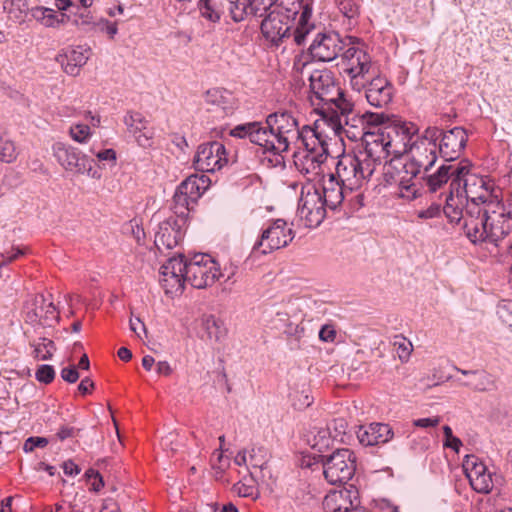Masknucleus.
<instances>
[{"instance_id": "34", "label": "nucleus", "mask_w": 512, "mask_h": 512, "mask_svg": "<svg viewBox=\"0 0 512 512\" xmlns=\"http://www.w3.org/2000/svg\"><path fill=\"white\" fill-rule=\"evenodd\" d=\"M29 345L33 348L34 357L43 361L50 360L56 350L54 342L48 336L30 340Z\"/></svg>"}, {"instance_id": "58", "label": "nucleus", "mask_w": 512, "mask_h": 512, "mask_svg": "<svg viewBox=\"0 0 512 512\" xmlns=\"http://www.w3.org/2000/svg\"><path fill=\"white\" fill-rule=\"evenodd\" d=\"M97 25L100 30L105 31L110 38H113L118 32L117 24L111 23L107 19H101Z\"/></svg>"}, {"instance_id": "28", "label": "nucleus", "mask_w": 512, "mask_h": 512, "mask_svg": "<svg viewBox=\"0 0 512 512\" xmlns=\"http://www.w3.org/2000/svg\"><path fill=\"white\" fill-rule=\"evenodd\" d=\"M318 126L312 128L310 126H304L301 129V136L299 137L298 143L305 148V153L308 154H323L328 157V143L327 137L318 131Z\"/></svg>"}, {"instance_id": "14", "label": "nucleus", "mask_w": 512, "mask_h": 512, "mask_svg": "<svg viewBox=\"0 0 512 512\" xmlns=\"http://www.w3.org/2000/svg\"><path fill=\"white\" fill-rule=\"evenodd\" d=\"M294 236L293 230L287 227L285 220L276 219L262 231L260 239L253 246L252 253L266 255L284 248L294 239Z\"/></svg>"}, {"instance_id": "15", "label": "nucleus", "mask_w": 512, "mask_h": 512, "mask_svg": "<svg viewBox=\"0 0 512 512\" xmlns=\"http://www.w3.org/2000/svg\"><path fill=\"white\" fill-rule=\"evenodd\" d=\"M200 181L203 182L202 179L193 175L177 186L172 199V216L183 219L187 223L190 210L201 196Z\"/></svg>"}, {"instance_id": "21", "label": "nucleus", "mask_w": 512, "mask_h": 512, "mask_svg": "<svg viewBox=\"0 0 512 512\" xmlns=\"http://www.w3.org/2000/svg\"><path fill=\"white\" fill-rule=\"evenodd\" d=\"M410 151L412 156L409 160L414 164L415 168L419 170V173H421V171H429L436 163L439 154L437 143L426 139V130L421 138L413 142Z\"/></svg>"}, {"instance_id": "27", "label": "nucleus", "mask_w": 512, "mask_h": 512, "mask_svg": "<svg viewBox=\"0 0 512 512\" xmlns=\"http://www.w3.org/2000/svg\"><path fill=\"white\" fill-rule=\"evenodd\" d=\"M385 131L395 139L401 149V155L407 151V147H411V140L418 132V127L411 122L402 121L401 119L392 117L391 122L384 127Z\"/></svg>"}, {"instance_id": "42", "label": "nucleus", "mask_w": 512, "mask_h": 512, "mask_svg": "<svg viewBox=\"0 0 512 512\" xmlns=\"http://www.w3.org/2000/svg\"><path fill=\"white\" fill-rule=\"evenodd\" d=\"M185 282H187L186 279L180 278L177 275H161L160 278V283L164 288L166 294L182 292Z\"/></svg>"}, {"instance_id": "48", "label": "nucleus", "mask_w": 512, "mask_h": 512, "mask_svg": "<svg viewBox=\"0 0 512 512\" xmlns=\"http://www.w3.org/2000/svg\"><path fill=\"white\" fill-rule=\"evenodd\" d=\"M443 433L445 436L444 446L451 448L456 453H458L460 447L462 446V441L458 437L453 435L452 429L448 425L443 426Z\"/></svg>"}, {"instance_id": "33", "label": "nucleus", "mask_w": 512, "mask_h": 512, "mask_svg": "<svg viewBox=\"0 0 512 512\" xmlns=\"http://www.w3.org/2000/svg\"><path fill=\"white\" fill-rule=\"evenodd\" d=\"M201 326L209 340L218 342L226 335V328L223 322L216 319L213 315H203L201 317Z\"/></svg>"}, {"instance_id": "8", "label": "nucleus", "mask_w": 512, "mask_h": 512, "mask_svg": "<svg viewBox=\"0 0 512 512\" xmlns=\"http://www.w3.org/2000/svg\"><path fill=\"white\" fill-rule=\"evenodd\" d=\"M362 138L364 150L359 152V156L371 164L374 170L390 155H401L399 144L385 131L384 127L364 132Z\"/></svg>"}, {"instance_id": "9", "label": "nucleus", "mask_w": 512, "mask_h": 512, "mask_svg": "<svg viewBox=\"0 0 512 512\" xmlns=\"http://www.w3.org/2000/svg\"><path fill=\"white\" fill-rule=\"evenodd\" d=\"M374 173V167L354 154H342L339 156L333 173L338 181L350 192L359 189L363 183L370 179Z\"/></svg>"}, {"instance_id": "62", "label": "nucleus", "mask_w": 512, "mask_h": 512, "mask_svg": "<svg viewBox=\"0 0 512 512\" xmlns=\"http://www.w3.org/2000/svg\"><path fill=\"white\" fill-rule=\"evenodd\" d=\"M55 6L60 11L71 9V12L74 14H77L79 11V5L73 3L71 0H55Z\"/></svg>"}, {"instance_id": "51", "label": "nucleus", "mask_w": 512, "mask_h": 512, "mask_svg": "<svg viewBox=\"0 0 512 512\" xmlns=\"http://www.w3.org/2000/svg\"><path fill=\"white\" fill-rule=\"evenodd\" d=\"M25 255V251L22 248H12L10 251H6L2 254V260L0 261V269L7 266L9 263L18 259L20 256Z\"/></svg>"}, {"instance_id": "16", "label": "nucleus", "mask_w": 512, "mask_h": 512, "mask_svg": "<svg viewBox=\"0 0 512 512\" xmlns=\"http://www.w3.org/2000/svg\"><path fill=\"white\" fill-rule=\"evenodd\" d=\"M345 42L335 31L318 32L308 48L314 61L331 62L344 50Z\"/></svg>"}, {"instance_id": "64", "label": "nucleus", "mask_w": 512, "mask_h": 512, "mask_svg": "<svg viewBox=\"0 0 512 512\" xmlns=\"http://www.w3.org/2000/svg\"><path fill=\"white\" fill-rule=\"evenodd\" d=\"M128 227L130 228L131 233H132L134 239L136 240V242L138 244H142V241L145 238L144 229L142 227H140L135 221H131Z\"/></svg>"}, {"instance_id": "47", "label": "nucleus", "mask_w": 512, "mask_h": 512, "mask_svg": "<svg viewBox=\"0 0 512 512\" xmlns=\"http://www.w3.org/2000/svg\"><path fill=\"white\" fill-rule=\"evenodd\" d=\"M35 377L39 382L49 384L55 378V370L51 365H40L36 370Z\"/></svg>"}, {"instance_id": "1", "label": "nucleus", "mask_w": 512, "mask_h": 512, "mask_svg": "<svg viewBox=\"0 0 512 512\" xmlns=\"http://www.w3.org/2000/svg\"><path fill=\"white\" fill-rule=\"evenodd\" d=\"M505 215V206L486 183L485 189H480L463 210L464 233L473 244L487 242L498 246L512 231V223Z\"/></svg>"}, {"instance_id": "55", "label": "nucleus", "mask_w": 512, "mask_h": 512, "mask_svg": "<svg viewBox=\"0 0 512 512\" xmlns=\"http://www.w3.org/2000/svg\"><path fill=\"white\" fill-rule=\"evenodd\" d=\"M395 345H398L397 347V353L402 362H405L409 359V356L412 351V344L406 343L405 339H402L401 342L395 341Z\"/></svg>"}, {"instance_id": "6", "label": "nucleus", "mask_w": 512, "mask_h": 512, "mask_svg": "<svg viewBox=\"0 0 512 512\" xmlns=\"http://www.w3.org/2000/svg\"><path fill=\"white\" fill-rule=\"evenodd\" d=\"M418 174L419 170L408 157L397 155L385 165L383 176L385 185H397L396 195L399 198L412 201L421 195V189L415 181Z\"/></svg>"}, {"instance_id": "17", "label": "nucleus", "mask_w": 512, "mask_h": 512, "mask_svg": "<svg viewBox=\"0 0 512 512\" xmlns=\"http://www.w3.org/2000/svg\"><path fill=\"white\" fill-rule=\"evenodd\" d=\"M227 163L225 146L219 141H211L198 146L193 165L196 170L213 173Z\"/></svg>"}, {"instance_id": "59", "label": "nucleus", "mask_w": 512, "mask_h": 512, "mask_svg": "<svg viewBox=\"0 0 512 512\" xmlns=\"http://www.w3.org/2000/svg\"><path fill=\"white\" fill-rule=\"evenodd\" d=\"M336 337V332L330 325H324L319 331V338L324 342H333Z\"/></svg>"}, {"instance_id": "25", "label": "nucleus", "mask_w": 512, "mask_h": 512, "mask_svg": "<svg viewBox=\"0 0 512 512\" xmlns=\"http://www.w3.org/2000/svg\"><path fill=\"white\" fill-rule=\"evenodd\" d=\"M32 305L33 307L26 313V323L42 321L44 325H54L58 322L59 315L54 304L52 302H47L43 295H36Z\"/></svg>"}, {"instance_id": "22", "label": "nucleus", "mask_w": 512, "mask_h": 512, "mask_svg": "<svg viewBox=\"0 0 512 512\" xmlns=\"http://www.w3.org/2000/svg\"><path fill=\"white\" fill-rule=\"evenodd\" d=\"M88 46H75L63 49L57 56L56 61L60 63L64 72L71 76H77L90 55Z\"/></svg>"}, {"instance_id": "57", "label": "nucleus", "mask_w": 512, "mask_h": 512, "mask_svg": "<svg viewBox=\"0 0 512 512\" xmlns=\"http://www.w3.org/2000/svg\"><path fill=\"white\" fill-rule=\"evenodd\" d=\"M95 155L100 162H108L111 164H115L116 162V152L114 149H104L95 153Z\"/></svg>"}, {"instance_id": "45", "label": "nucleus", "mask_w": 512, "mask_h": 512, "mask_svg": "<svg viewBox=\"0 0 512 512\" xmlns=\"http://www.w3.org/2000/svg\"><path fill=\"white\" fill-rule=\"evenodd\" d=\"M71 138L81 144H85L89 141L92 136L91 129L86 124H76L70 127Z\"/></svg>"}, {"instance_id": "32", "label": "nucleus", "mask_w": 512, "mask_h": 512, "mask_svg": "<svg viewBox=\"0 0 512 512\" xmlns=\"http://www.w3.org/2000/svg\"><path fill=\"white\" fill-rule=\"evenodd\" d=\"M311 434V437L308 438V443L312 449L318 451L320 454H323L326 450H328L332 446L335 439V437L331 434L330 426L324 428H314Z\"/></svg>"}, {"instance_id": "30", "label": "nucleus", "mask_w": 512, "mask_h": 512, "mask_svg": "<svg viewBox=\"0 0 512 512\" xmlns=\"http://www.w3.org/2000/svg\"><path fill=\"white\" fill-rule=\"evenodd\" d=\"M327 157L323 154H308L296 156L294 164L297 170L304 175L308 181L315 180L322 173V164L326 161Z\"/></svg>"}, {"instance_id": "18", "label": "nucleus", "mask_w": 512, "mask_h": 512, "mask_svg": "<svg viewBox=\"0 0 512 512\" xmlns=\"http://www.w3.org/2000/svg\"><path fill=\"white\" fill-rule=\"evenodd\" d=\"M294 22L286 19L281 12L271 10L261 22L263 36L273 45L279 46L286 40H293Z\"/></svg>"}, {"instance_id": "36", "label": "nucleus", "mask_w": 512, "mask_h": 512, "mask_svg": "<svg viewBox=\"0 0 512 512\" xmlns=\"http://www.w3.org/2000/svg\"><path fill=\"white\" fill-rule=\"evenodd\" d=\"M18 156V149L15 142L6 132L0 133V162L13 163Z\"/></svg>"}, {"instance_id": "44", "label": "nucleus", "mask_w": 512, "mask_h": 512, "mask_svg": "<svg viewBox=\"0 0 512 512\" xmlns=\"http://www.w3.org/2000/svg\"><path fill=\"white\" fill-rule=\"evenodd\" d=\"M268 451L263 446H253L249 451L250 463L255 468L264 469L268 462Z\"/></svg>"}, {"instance_id": "4", "label": "nucleus", "mask_w": 512, "mask_h": 512, "mask_svg": "<svg viewBox=\"0 0 512 512\" xmlns=\"http://www.w3.org/2000/svg\"><path fill=\"white\" fill-rule=\"evenodd\" d=\"M310 102L314 111L331 128L340 135L344 126L350 123L354 103L336 81L328 69L315 70L309 76Z\"/></svg>"}, {"instance_id": "53", "label": "nucleus", "mask_w": 512, "mask_h": 512, "mask_svg": "<svg viewBox=\"0 0 512 512\" xmlns=\"http://www.w3.org/2000/svg\"><path fill=\"white\" fill-rule=\"evenodd\" d=\"M178 435L169 433L161 439V446L163 449L170 450L171 452L178 451L179 444L177 442Z\"/></svg>"}, {"instance_id": "24", "label": "nucleus", "mask_w": 512, "mask_h": 512, "mask_svg": "<svg viewBox=\"0 0 512 512\" xmlns=\"http://www.w3.org/2000/svg\"><path fill=\"white\" fill-rule=\"evenodd\" d=\"M394 436V432L389 424L370 423L366 426H360L357 431V438L364 446H374L389 442Z\"/></svg>"}, {"instance_id": "2", "label": "nucleus", "mask_w": 512, "mask_h": 512, "mask_svg": "<svg viewBox=\"0 0 512 512\" xmlns=\"http://www.w3.org/2000/svg\"><path fill=\"white\" fill-rule=\"evenodd\" d=\"M450 180L449 193L445 199L443 213L450 223L459 224L463 218V210L472 198L485 189L486 181L482 177L470 174L468 160L457 164H443L437 171L426 177V185L430 192L438 191Z\"/></svg>"}, {"instance_id": "29", "label": "nucleus", "mask_w": 512, "mask_h": 512, "mask_svg": "<svg viewBox=\"0 0 512 512\" xmlns=\"http://www.w3.org/2000/svg\"><path fill=\"white\" fill-rule=\"evenodd\" d=\"M320 195L330 210H336L343 202L345 193L348 190L338 181L334 174H329L328 179L323 180Z\"/></svg>"}, {"instance_id": "37", "label": "nucleus", "mask_w": 512, "mask_h": 512, "mask_svg": "<svg viewBox=\"0 0 512 512\" xmlns=\"http://www.w3.org/2000/svg\"><path fill=\"white\" fill-rule=\"evenodd\" d=\"M206 102L221 107L225 113L232 110V95L228 91L220 90L218 88L210 89L206 93Z\"/></svg>"}, {"instance_id": "46", "label": "nucleus", "mask_w": 512, "mask_h": 512, "mask_svg": "<svg viewBox=\"0 0 512 512\" xmlns=\"http://www.w3.org/2000/svg\"><path fill=\"white\" fill-rule=\"evenodd\" d=\"M340 12L348 19H354L359 15V6L354 0H336Z\"/></svg>"}, {"instance_id": "61", "label": "nucleus", "mask_w": 512, "mask_h": 512, "mask_svg": "<svg viewBox=\"0 0 512 512\" xmlns=\"http://www.w3.org/2000/svg\"><path fill=\"white\" fill-rule=\"evenodd\" d=\"M440 422L439 417L420 418L413 421V425L420 428L436 427Z\"/></svg>"}, {"instance_id": "50", "label": "nucleus", "mask_w": 512, "mask_h": 512, "mask_svg": "<svg viewBox=\"0 0 512 512\" xmlns=\"http://www.w3.org/2000/svg\"><path fill=\"white\" fill-rule=\"evenodd\" d=\"M441 211L443 208L441 209L440 204L432 203L428 208L417 211L416 216L422 220L433 219L440 216Z\"/></svg>"}, {"instance_id": "54", "label": "nucleus", "mask_w": 512, "mask_h": 512, "mask_svg": "<svg viewBox=\"0 0 512 512\" xmlns=\"http://www.w3.org/2000/svg\"><path fill=\"white\" fill-rule=\"evenodd\" d=\"M61 378L68 383H75L79 379L77 367L74 365L64 367L61 370Z\"/></svg>"}, {"instance_id": "63", "label": "nucleus", "mask_w": 512, "mask_h": 512, "mask_svg": "<svg viewBox=\"0 0 512 512\" xmlns=\"http://www.w3.org/2000/svg\"><path fill=\"white\" fill-rule=\"evenodd\" d=\"M500 317L512 328V302L501 306L498 310Z\"/></svg>"}, {"instance_id": "26", "label": "nucleus", "mask_w": 512, "mask_h": 512, "mask_svg": "<svg viewBox=\"0 0 512 512\" xmlns=\"http://www.w3.org/2000/svg\"><path fill=\"white\" fill-rule=\"evenodd\" d=\"M123 121L141 147L152 145L153 132L148 128V120L141 113L129 111Z\"/></svg>"}, {"instance_id": "19", "label": "nucleus", "mask_w": 512, "mask_h": 512, "mask_svg": "<svg viewBox=\"0 0 512 512\" xmlns=\"http://www.w3.org/2000/svg\"><path fill=\"white\" fill-rule=\"evenodd\" d=\"M462 467L474 491L488 494L492 490V474L488 471L484 462L477 456L466 455Z\"/></svg>"}, {"instance_id": "20", "label": "nucleus", "mask_w": 512, "mask_h": 512, "mask_svg": "<svg viewBox=\"0 0 512 512\" xmlns=\"http://www.w3.org/2000/svg\"><path fill=\"white\" fill-rule=\"evenodd\" d=\"M186 225L183 219H177L174 216L159 222L154 239L157 249L162 252L164 249L170 250L177 246L184 236Z\"/></svg>"}, {"instance_id": "49", "label": "nucleus", "mask_w": 512, "mask_h": 512, "mask_svg": "<svg viewBox=\"0 0 512 512\" xmlns=\"http://www.w3.org/2000/svg\"><path fill=\"white\" fill-rule=\"evenodd\" d=\"M49 440L46 437L31 436L27 438L23 444L25 453L34 451L35 448H44L48 445Z\"/></svg>"}, {"instance_id": "39", "label": "nucleus", "mask_w": 512, "mask_h": 512, "mask_svg": "<svg viewBox=\"0 0 512 512\" xmlns=\"http://www.w3.org/2000/svg\"><path fill=\"white\" fill-rule=\"evenodd\" d=\"M347 493L333 492L323 500V508L326 512H344L347 506Z\"/></svg>"}, {"instance_id": "7", "label": "nucleus", "mask_w": 512, "mask_h": 512, "mask_svg": "<svg viewBox=\"0 0 512 512\" xmlns=\"http://www.w3.org/2000/svg\"><path fill=\"white\" fill-rule=\"evenodd\" d=\"M316 462H321L325 479L333 485L346 483L356 470L354 453L347 448L336 449L330 455L314 456Z\"/></svg>"}, {"instance_id": "31", "label": "nucleus", "mask_w": 512, "mask_h": 512, "mask_svg": "<svg viewBox=\"0 0 512 512\" xmlns=\"http://www.w3.org/2000/svg\"><path fill=\"white\" fill-rule=\"evenodd\" d=\"M227 8L226 0H199L198 9L205 19L218 22Z\"/></svg>"}, {"instance_id": "35", "label": "nucleus", "mask_w": 512, "mask_h": 512, "mask_svg": "<svg viewBox=\"0 0 512 512\" xmlns=\"http://www.w3.org/2000/svg\"><path fill=\"white\" fill-rule=\"evenodd\" d=\"M187 267L188 261L180 254L178 257L169 258L168 261L161 266L160 274L164 276L177 275L180 278L186 279Z\"/></svg>"}, {"instance_id": "13", "label": "nucleus", "mask_w": 512, "mask_h": 512, "mask_svg": "<svg viewBox=\"0 0 512 512\" xmlns=\"http://www.w3.org/2000/svg\"><path fill=\"white\" fill-rule=\"evenodd\" d=\"M53 152L57 161L65 170L78 174L86 173L95 179L100 178L98 171L93 169L94 160L81 153L77 148L57 142L53 145Z\"/></svg>"}, {"instance_id": "43", "label": "nucleus", "mask_w": 512, "mask_h": 512, "mask_svg": "<svg viewBox=\"0 0 512 512\" xmlns=\"http://www.w3.org/2000/svg\"><path fill=\"white\" fill-rule=\"evenodd\" d=\"M30 327L24 331V335L28 338V340L33 339H42V337H47L49 335V329L54 325H44L42 321H37L36 323H26Z\"/></svg>"}, {"instance_id": "60", "label": "nucleus", "mask_w": 512, "mask_h": 512, "mask_svg": "<svg viewBox=\"0 0 512 512\" xmlns=\"http://www.w3.org/2000/svg\"><path fill=\"white\" fill-rule=\"evenodd\" d=\"M328 426L330 429L333 428L335 431L334 437L345 434L347 428V422L343 418L334 419Z\"/></svg>"}, {"instance_id": "5", "label": "nucleus", "mask_w": 512, "mask_h": 512, "mask_svg": "<svg viewBox=\"0 0 512 512\" xmlns=\"http://www.w3.org/2000/svg\"><path fill=\"white\" fill-rule=\"evenodd\" d=\"M342 59L351 88L357 92L364 89L371 106L383 108L392 101L393 85L384 77H370L371 57L365 50L349 47L343 52Z\"/></svg>"}, {"instance_id": "3", "label": "nucleus", "mask_w": 512, "mask_h": 512, "mask_svg": "<svg viewBox=\"0 0 512 512\" xmlns=\"http://www.w3.org/2000/svg\"><path fill=\"white\" fill-rule=\"evenodd\" d=\"M300 132L295 116L289 111L279 110L269 114L265 123L253 121L239 124L229 134L235 138H248L263 152L280 154L288 151L290 145L298 144Z\"/></svg>"}, {"instance_id": "23", "label": "nucleus", "mask_w": 512, "mask_h": 512, "mask_svg": "<svg viewBox=\"0 0 512 512\" xmlns=\"http://www.w3.org/2000/svg\"><path fill=\"white\" fill-rule=\"evenodd\" d=\"M465 379H457L459 385L476 392H491L497 389V381L494 375L484 369L464 370L456 368Z\"/></svg>"}, {"instance_id": "40", "label": "nucleus", "mask_w": 512, "mask_h": 512, "mask_svg": "<svg viewBox=\"0 0 512 512\" xmlns=\"http://www.w3.org/2000/svg\"><path fill=\"white\" fill-rule=\"evenodd\" d=\"M227 10L234 22H241L249 18V0H226Z\"/></svg>"}, {"instance_id": "52", "label": "nucleus", "mask_w": 512, "mask_h": 512, "mask_svg": "<svg viewBox=\"0 0 512 512\" xmlns=\"http://www.w3.org/2000/svg\"><path fill=\"white\" fill-rule=\"evenodd\" d=\"M215 456L216 460L212 459V468L216 475H221L229 467L230 462L222 453H214L213 457Z\"/></svg>"}, {"instance_id": "56", "label": "nucleus", "mask_w": 512, "mask_h": 512, "mask_svg": "<svg viewBox=\"0 0 512 512\" xmlns=\"http://www.w3.org/2000/svg\"><path fill=\"white\" fill-rule=\"evenodd\" d=\"M15 7L19 11L18 15H15L16 18L22 19V14L28 10L27 4L25 0H11L4 2V9H8V6ZM9 13H12V8L9 9Z\"/></svg>"}, {"instance_id": "38", "label": "nucleus", "mask_w": 512, "mask_h": 512, "mask_svg": "<svg viewBox=\"0 0 512 512\" xmlns=\"http://www.w3.org/2000/svg\"><path fill=\"white\" fill-rule=\"evenodd\" d=\"M391 119L392 118L384 113L365 112L360 118H357L352 113L350 115V123L348 125L351 124L352 127H356L354 122L358 121L369 126L378 127L384 125L385 127L391 122Z\"/></svg>"}, {"instance_id": "11", "label": "nucleus", "mask_w": 512, "mask_h": 512, "mask_svg": "<svg viewBox=\"0 0 512 512\" xmlns=\"http://www.w3.org/2000/svg\"><path fill=\"white\" fill-rule=\"evenodd\" d=\"M186 280L194 288L202 289L213 285L223 274L218 264L208 254H196L188 260Z\"/></svg>"}, {"instance_id": "41", "label": "nucleus", "mask_w": 512, "mask_h": 512, "mask_svg": "<svg viewBox=\"0 0 512 512\" xmlns=\"http://www.w3.org/2000/svg\"><path fill=\"white\" fill-rule=\"evenodd\" d=\"M249 17L262 18L274 8V1L271 0H249Z\"/></svg>"}, {"instance_id": "12", "label": "nucleus", "mask_w": 512, "mask_h": 512, "mask_svg": "<svg viewBox=\"0 0 512 512\" xmlns=\"http://www.w3.org/2000/svg\"><path fill=\"white\" fill-rule=\"evenodd\" d=\"M327 209L319 188L314 185L303 186L297 212L305 226H319L326 217Z\"/></svg>"}, {"instance_id": "10", "label": "nucleus", "mask_w": 512, "mask_h": 512, "mask_svg": "<svg viewBox=\"0 0 512 512\" xmlns=\"http://www.w3.org/2000/svg\"><path fill=\"white\" fill-rule=\"evenodd\" d=\"M425 130L426 139L437 143L438 153L446 162L458 159L467 145L468 133L463 127L443 130L436 126H431Z\"/></svg>"}]
</instances>
